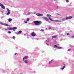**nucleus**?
I'll return each mask as SVG.
<instances>
[{
  "instance_id": "obj_1",
  "label": "nucleus",
  "mask_w": 74,
  "mask_h": 74,
  "mask_svg": "<svg viewBox=\"0 0 74 74\" xmlns=\"http://www.w3.org/2000/svg\"><path fill=\"white\" fill-rule=\"evenodd\" d=\"M46 16H47V17H48V19H49V20H50V21H53V22H60L59 21V20H53L51 18V17L53 18V16L51 15L50 14H47Z\"/></svg>"
},
{
  "instance_id": "obj_2",
  "label": "nucleus",
  "mask_w": 74,
  "mask_h": 74,
  "mask_svg": "<svg viewBox=\"0 0 74 74\" xmlns=\"http://www.w3.org/2000/svg\"><path fill=\"white\" fill-rule=\"evenodd\" d=\"M52 43V41L50 40H47L46 41V44L47 45L49 46Z\"/></svg>"
},
{
  "instance_id": "obj_3",
  "label": "nucleus",
  "mask_w": 74,
  "mask_h": 74,
  "mask_svg": "<svg viewBox=\"0 0 74 74\" xmlns=\"http://www.w3.org/2000/svg\"><path fill=\"white\" fill-rule=\"evenodd\" d=\"M34 22L36 25H40L41 23V22L40 21H34Z\"/></svg>"
},
{
  "instance_id": "obj_4",
  "label": "nucleus",
  "mask_w": 74,
  "mask_h": 74,
  "mask_svg": "<svg viewBox=\"0 0 74 74\" xmlns=\"http://www.w3.org/2000/svg\"><path fill=\"white\" fill-rule=\"evenodd\" d=\"M6 10L7 11V12L6 13V15H10V10L9 9H8V8H7Z\"/></svg>"
},
{
  "instance_id": "obj_5",
  "label": "nucleus",
  "mask_w": 74,
  "mask_h": 74,
  "mask_svg": "<svg viewBox=\"0 0 74 74\" xmlns=\"http://www.w3.org/2000/svg\"><path fill=\"white\" fill-rule=\"evenodd\" d=\"M0 25H4V26H9V25L6 23H3L0 22Z\"/></svg>"
},
{
  "instance_id": "obj_6",
  "label": "nucleus",
  "mask_w": 74,
  "mask_h": 74,
  "mask_svg": "<svg viewBox=\"0 0 74 74\" xmlns=\"http://www.w3.org/2000/svg\"><path fill=\"white\" fill-rule=\"evenodd\" d=\"M10 30H13V31H15V29H17L16 27H14L13 28L10 27Z\"/></svg>"
},
{
  "instance_id": "obj_7",
  "label": "nucleus",
  "mask_w": 74,
  "mask_h": 74,
  "mask_svg": "<svg viewBox=\"0 0 74 74\" xmlns=\"http://www.w3.org/2000/svg\"><path fill=\"white\" fill-rule=\"evenodd\" d=\"M36 14L38 16H43V14H40V13H36Z\"/></svg>"
},
{
  "instance_id": "obj_8",
  "label": "nucleus",
  "mask_w": 74,
  "mask_h": 74,
  "mask_svg": "<svg viewBox=\"0 0 74 74\" xmlns=\"http://www.w3.org/2000/svg\"><path fill=\"white\" fill-rule=\"evenodd\" d=\"M43 20H46V21L47 22H49V20L48 18L47 17H43Z\"/></svg>"
},
{
  "instance_id": "obj_9",
  "label": "nucleus",
  "mask_w": 74,
  "mask_h": 74,
  "mask_svg": "<svg viewBox=\"0 0 74 74\" xmlns=\"http://www.w3.org/2000/svg\"><path fill=\"white\" fill-rule=\"evenodd\" d=\"M0 6L2 8H3V9H5V6H4L1 3H0Z\"/></svg>"
},
{
  "instance_id": "obj_10",
  "label": "nucleus",
  "mask_w": 74,
  "mask_h": 74,
  "mask_svg": "<svg viewBox=\"0 0 74 74\" xmlns=\"http://www.w3.org/2000/svg\"><path fill=\"white\" fill-rule=\"evenodd\" d=\"M31 35L32 36H33V37H35V36H36V33H34V32H32V33H31Z\"/></svg>"
},
{
  "instance_id": "obj_11",
  "label": "nucleus",
  "mask_w": 74,
  "mask_h": 74,
  "mask_svg": "<svg viewBox=\"0 0 74 74\" xmlns=\"http://www.w3.org/2000/svg\"><path fill=\"white\" fill-rule=\"evenodd\" d=\"M10 27H7V28H4L2 30H10Z\"/></svg>"
},
{
  "instance_id": "obj_12",
  "label": "nucleus",
  "mask_w": 74,
  "mask_h": 74,
  "mask_svg": "<svg viewBox=\"0 0 74 74\" xmlns=\"http://www.w3.org/2000/svg\"><path fill=\"white\" fill-rule=\"evenodd\" d=\"M65 67H66V65L65 64H64L63 65V67L62 68H61L60 69L62 70H64V69L65 68Z\"/></svg>"
},
{
  "instance_id": "obj_13",
  "label": "nucleus",
  "mask_w": 74,
  "mask_h": 74,
  "mask_svg": "<svg viewBox=\"0 0 74 74\" xmlns=\"http://www.w3.org/2000/svg\"><path fill=\"white\" fill-rule=\"evenodd\" d=\"M54 47H56L57 49H62V47H58V46L56 45H54Z\"/></svg>"
},
{
  "instance_id": "obj_14",
  "label": "nucleus",
  "mask_w": 74,
  "mask_h": 74,
  "mask_svg": "<svg viewBox=\"0 0 74 74\" xmlns=\"http://www.w3.org/2000/svg\"><path fill=\"white\" fill-rule=\"evenodd\" d=\"M71 18H72V16H70L69 17H66V19H70Z\"/></svg>"
},
{
  "instance_id": "obj_15",
  "label": "nucleus",
  "mask_w": 74,
  "mask_h": 74,
  "mask_svg": "<svg viewBox=\"0 0 74 74\" xmlns=\"http://www.w3.org/2000/svg\"><path fill=\"white\" fill-rule=\"evenodd\" d=\"M22 31H20L16 32V34H21V33H22Z\"/></svg>"
},
{
  "instance_id": "obj_16",
  "label": "nucleus",
  "mask_w": 74,
  "mask_h": 74,
  "mask_svg": "<svg viewBox=\"0 0 74 74\" xmlns=\"http://www.w3.org/2000/svg\"><path fill=\"white\" fill-rule=\"evenodd\" d=\"M29 58V57H28V56H25L24 57L23 59V60H25V59H27V58Z\"/></svg>"
},
{
  "instance_id": "obj_17",
  "label": "nucleus",
  "mask_w": 74,
  "mask_h": 74,
  "mask_svg": "<svg viewBox=\"0 0 74 74\" xmlns=\"http://www.w3.org/2000/svg\"><path fill=\"white\" fill-rule=\"evenodd\" d=\"M8 21L9 22H11L12 21V19L11 18H9L8 19Z\"/></svg>"
},
{
  "instance_id": "obj_18",
  "label": "nucleus",
  "mask_w": 74,
  "mask_h": 74,
  "mask_svg": "<svg viewBox=\"0 0 74 74\" xmlns=\"http://www.w3.org/2000/svg\"><path fill=\"white\" fill-rule=\"evenodd\" d=\"M53 61V60H52L51 61L49 62V64H50L51 63H52Z\"/></svg>"
},
{
  "instance_id": "obj_19",
  "label": "nucleus",
  "mask_w": 74,
  "mask_h": 74,
  "mask_svg": "<svg viewBox=\"0 0 74 74\" xmlns=\"http://www.w3.org/2000/svg\"><path fill=\"white\" fill-rule=\"evenodd\" d=\"M66 20H67V19H66V18H63L62 19V21H66Z\"/></svg>"
},
{
  "instance_id": "obj_20",
  "label": "nucleus",
  "mask_w": 74,
  "mask_h": 74,
  "mask_svg": "<svg viewBox=\"0 0 74 74\" xmlns=\"http://www.w3.org/2000/svg\"><path fill=\"white\" fill-rule=\"evenodd\" d=\"M24 62H25V63H28V61L27 60H25L24 61Z\"/></svg>"
},
{
  "instance_id": "obj_21",
  "label": "nucleus",
  "mask_w": 74,
  "mask_h": 74,
  "mask_svg": "<svg viewBox=\"0 0 74 74\" xmlns=\"http://www.w3.org/2000/svg\"><path fill=\"white\" fill-rule=\"evenodd\" d=\"M56 36H53L52 37V38H56Z\"/></svg>"
},
{
  "instance_id": "obj_22",
  "label": "nucleus",
  "mask_w": 74,
  "mask_h": 74,
  "mask_svg": "<svg viewBox=\"0 0 74 74\" xmlns=\"http://www.w3.org/2000/svg\"><path fill=\"white\" fill-rule=\"evenodd\" d=\"M29 20H30V19H29V18H27V21H28V22H29Z\"/></svg>"
},
{
  "instance_id": "obj_23",
  "label": "nucleus",
  "mask_w": 74,
  "mask_h": 74,
  "mask_svg": "<svg viewBox=\"0 0 74 74\" xmlns=\"http://www.w3.org/2000/svg\"><path fill=\"white\" fill-rule=\"evenodd\" d=\"M25 23H27V21H24Z\"/></svg>"
},
{
  "instance_id": "obj_24",
  "label": "nucleus",
  "mask_w": 74,
  "mask_h": 74,
  "mask_svg": "<svg viewBox=\"0 0 74 74\" xmlns=\"http://www.w3.org/2000/svg\"><path fill=\"white\" fill-rule=\"evenodd\" d=\"M13 39H15V36H13Z\"/></svg>"
},
{
  "instance_id": "obj_25",
  "label": "nucleus",
  "mask_w": 74,
  "mask_h": 74,
  "mask_svg": "<svg viewBox=\"0 0 74 74\" xmlns=\"http://www.w3.org/2000/svg\"><path fill=\"white\" fill-rule=\"evenodd\" d=\"M71 50V49H68L67 50L68 51H70Z\"/></svg>"
},
{
  "instance_id": "obj_26",
  "label": "nucleus",
  "mask_w": 74,
  "mask_h": 74,
  "mask_svg": "<svg viewBox=\"0 0 74 74\" xmlns=\"http://www.w3.org/2000/svg\"><path fill=\"white\" fill-rule=\"evenodd\" d=\"M66 2H67V3H69V0H66Z\"/></svg>"
},
{
  "instance_id": "obj_27",
  "label": "nucleus",
  "mask_w": 74,
  "mask_h": 74,
  "mask_svg": "<svg viewBox=\"0 0 74 74\" xmlns=\"http://www.w3.org/2000/svg\"><path fill=\"white\" fill-rule=\"evenodd\" d=\"M11 33V32H10V31L8 32V33H9V34H10Z\"/></svg>"
},
{
  "instance_id": "obj_28",
  "label": "nucleus",
  "mask_w": 74,
  "mask_h": 74,
  "mask_svg": "<svg viewBox=\"0 0 74 74\" xmlns=\"http://www.w3.org/2000/svg\"><path fill=\"white\" fill-rule=\"evenodd\" d=\"M67 35H68V36L70 35V34H69V33H67Z\"/></svg>"
},
{
  "instance_id": "obj_29",
  "label": "nucleus",
  "mask_w": 74,
  "mask_h": 74,
  "mask_svg": "<svg viewBox=\"0 0 74 74\" xmlns=\"http://www.w3.org/2000/svg\"><path fill=\"white\" fill-rule=\"evenodd\" d=\"M72 38H74V36H72Z\"/></svg>"
},
{
  "instance_id": "obj_30",
  "label": "nucleus",
  "mask_w": 74,
  "mask_h": 74,
  "mask_svg": "<svg viewBox=\"0 0 74 74\" xmlns=\"http://www.w3.org/2000/svg\"><path fill=\"white\" fill-rule=\"evenodd\" d=\"M49 29H51V27H49Z\"/></svg>"
},
{
  "instance_id": "obj_31",
  "label": "nucleus",
  "mask_w": 74,
  "mask_h": 74,
  "mask_svg": "<svg viewBox=\"0 0 74 74\" xmlns=\"http://www.w3.org/2000/svg\"><path fill=\"white\" fill-rule=\"evenodd\" d=\"M40 31H43V29H41V30H40Z\"/></svg>"
},
{
  "instance_id": "obj_32",
  "label": "nucleus",
  "mask_w": 74,
  "mask_h": 74,
  "mask_svg": "<svg viewBox=\"0 0 74 74\" xmlns=\"http://www.w3.org/2000/svg\"><path fill=\"white\" fill-rule=\"evenodd\" d=\"M34 14H36V12H34Z\"/></svg>"
},
{
  "instance_id": "obj_33",
  "label": "nucleus",
  "mask_w": 74,
  "mask_h": 74,
  "mask_svg": "<svg viewBox=\"0 0 74 74\" xmlns=\"http://www.w3.org/2000/svg\"><path fill=\"white\" fill-rule=\"evenodd\" d=\"M16 53H15V55H16Z\"/></svg>"
}]
</instances>
